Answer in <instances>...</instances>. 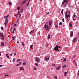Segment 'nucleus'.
<instances>
[{"label":"nucleus","mask_w":79,"mask_h":79,"mask_svg":"<svg viewBox=\"0 0 79 79\" xmlns=\"http://www.w3.org/2000/svg\"><path fill=\"white\" fill-rule=\"evenodd\" d=\"M60 68H61V66H59L58 67H56V70H60Z\"/></svg>","instance_id":"obj_8"},{"label":"nucleus","mask_w":79,"mask_h":79,"mask_svg":"<svg viewBox=\"0 0 79 79\" xmlns=\"http://www.w3.org/2000/svg\"><path fill=\"white\" fill-rule=\"evenodd\" d=\"M12 33H13V34H15V32L14 31H13Z\"/></svg>","instance_id":"obj_64"},{"label":"nucleus","mask_w":79,"mask_h":79,"mask_svg":"<svg viewBox=\"0 0 79 79\" xmlns=\"http://www.w3.org/2000/svg\"><path fill=\"white\" fill-rule=\"evenodd\" d=\"M62 21L63 22H64V19H62Z\"/></svg>","instance_id":"obj_53"},{"label":"nucleus","mask_w":79,"mask_h":79,"mask_svg":"<svg viewBox=\"0 0 79 79\" xmlns=\"http://www.w3.org/2000/svg\"><path fill=\"white\" fill-rule=\"evenodd\" d=\"M64 76L65 77H66V75L67 74V72H64Z\"/></svg>","instance_id":"obj_15"},{"label":"nucleus","mask_w":79,"mask_h":79,"mask_svg":"<svg viewBox=\"0 0 79 79\" xmlns=\"http://www.w3.org/2000/svg\"><path fill=\"white\" fill-rule=\"evenodd\" d=\"M64 3H66V2H63H63H62V5H64Z\"/></svg>","instance_id":"obj_33"},{"label":"nucleus","mask_w":79,"mask_h":79,"mask_svg":"<svg viewBox=\"0 0 79 79\" xmlns=\"http://www.w3.org/2000/svg\"><path fill=\"white\" fill-rule=\"evenodd\" d=\"M8 4L9 5H11V4H12V3L11 2H8Z\"/></svg>","instance_id":"obj_22"},{"label":"nucleus","mask_w":79,"mask_h":79,"mask_svg":"<svg viewBox=\"0 0 79 79\" xmlns=\"http://www.w3.org/2000/svg\"><path fill=\"white\" fill-rule=\"evenodd\" d=\"M7 19H8V18H6V20H5V23L6 22V21H7Z\"/></svg>","instance_id":"obj_40"},{"label":"nucleus","mask_w":79,"mask_h":79,"mask_svg":"<svg viewBox=\"0 0 79 79\" xmlns=\"http://www.w3.org/2000/svg\"><path fill=\"white\" fill-rule=\"evenodd\" d=\"M29 2H28L27 5V6H29Z\"/></svg>","instance_id":"obj_38"},{"label":"nucleus","mask_w":79,"mask_h":79,"mask_svg":"<svg viewBox=\"0 0 79 79\" xmlns=\"http://www.w3.org/2000/svg\"><path fill=\"white\" fill-rule=\"evenodd\" d=\"M13 31H16V28H14L13 29Z\"/></svg>","instance_id":"obj_44"},{"label":"nucleus","mask_w":79,"mask_h":79,"mask_svg":"<svg viewBox=\"0 0 79 79\" xmlns=\"http://www.w3.org/2000/svg\"><path fill=\"white\" fill-rule=\"evenodd\" d=\"M4 44H5L4 42H1V45H2V47H3L4 46Z\"/></svg>","instance_id":"obj_9"},{"label":"nucleus","mask_w":79,"mask_h":79,"mask_svg":"<svg viewBox=\"0 0 79 79\" xmlns=\"http://www.w3.org/2000/svg\"><path fill=\"white\" fill-rule=\"evenodd\" d=\"M64 60H63V61H66V59L63 58L61 60H64Z\"/></svg>","instance_id":"obj_24"},{"label":"nucleus","mask_w":79,"mask_h":79,"mask_svg":"<svg viewBox=\"0 0 79 79\" xmlns=\"http://www.w3.org/2000/svg\"><path fill=\"white\" fill-rule=\"evenodd\" d=\"M4 24H5V26H6H6H7L6 24H7V23H6V22L5 23H4Z\"/></svg>","instance_id":"obj_34"},{"label":"nucleus","mask_w":79,"mask_h":79,"mask_svg":"<svg viewBox=\"0 0 79 79\" xmlns=\"http://www.w3.org/2000/svg\"><path fill=\"white\" fill-rule=\"evenodd\" d=\"M50 34H49L48 35V39H50Z\"/></svg>","instance_id":"obj_23"},{"label":"nucleus","mask_w":79,"mask_h":79,"mask_svg":"<svg viewBox=\"0 0 79 79\" xmlns=\"http://www.w3.org/2000/svg\"><path fill=\"white\" fill-rule=\"evenodd\" d=\"M66 16V17L68 18L69 17L68 15H65Z\"/></svg>","instance_id":"obj_46"},{"label":"nucleus","mask_w":79,"mask_h":79,"mask_svg":"<svg viewBox=\"0 0 79 79\" xmlns=\"http://www.w3.org/2000/svg\"><path fill=\"white\" fill-rule=\"evenodd\" d=\"M21 63H22V62H20V63L19 64H17L16 65V66H19V65H21Z\"/></svg>","instance_id":"obj_12"},{"label":"nucleus","mask_w":79,"mask_h":79,"mask_svg":"<svg viewBox=\"0 0 79 79\" xmlns=\"http://www.w3.org/2000/svg\"><path fill=\"white\" fill-rule=\"evenodd\" d=\"M6 23H8V20H7L6 21Z\"/></svg>","instance_id":"obj_57"},{"label":"nucleus","mask_w":79,"mask_h":79,"mask_svg":"<svg viewBox=\"0 0 79 79\" xmlns=\"http://www.w3.org/2000/svg\"><path fill=\"white\" fill-rule=\"evenodd\" d=\"M15 59H13V62H15Z\"/></svg>","instance_id":"obj_43"},{"label":"nucleus","mask_w":79,"mask_h":79,"mask_svg":"<svg viewBox=\"0 0 79 79\" xmlns=\"http://www.w3.org/2000/svg\"><path fill=\"white\" fill-rule=\"evenodd\" d=\"M73 32L72 31H71L70 36L72 37V36H73Z\"/></svg>","instance_id":"obj_7"},{"label":"nucleus","mask_w":79,"mask_h":79,"mask_svg":"<svg viewBox=\"0 0 79 79\" xmlns=\"http://www.w3.org/2000/svg\"><path fill=\"white\" fill-rule=\"evenodd\" d=\"M14 26H15L16 27V24H15Z\"/></svg>","instance_id":"obj_63"},{"label":"nucleus","mask_w":79,"mask_h":79,"mask_svg":"<svg viewBox=\"0 0 79 79\" xmlns=\"http://www.w3.org/2000/svg\"><path fill=\"white\" fill-rule=\"evenodd\" d=\"M55 27H56V28H58V26L56 25H55Z\"/></svg>","instance_id":"obj_32"},{"label":"nucleus","mask_w":79,"mask_h":79,"mask_svg":"<svg viewBox=\"0 0 79 79\" xmlns=\"http://www.w3.org/2000/svg\"><path fill=\"white\" fill-rule=\"evenodd\" d=\"M33 69L34 70H37V68H35V67H34L33 68Z\"/></svg>","instance_id":"obj_36"},{"label":"nucleus","mask_w":79,"mask_h":79,"mask_svg":"<svg viewBox=\"0 0 79 79\" xmlns=\"http://www.w3.org/2000/svg\"><path fill=\"white\" fill-rule=\"evenodd\" d=\"M22 44L23 46V47H24V45H25L24 43L23 42H22Z\"/></svg>","instance_id":"obj_20"},{"label":"nucleus","mask_w":79,"mask_h":79,"mask_svg":"<svg viewBox=\"0 0 79 79\" xmlns=\"http://www.w3.org/2000/svg\"><path fill=\"white\" fill-rule=\"evenodd\" d=\"M21 13H22L23 12V9H22L21 10V11H20Z\"/></svg>","instance_id":"obj_26"},{"label":"nucleus","mask_w":79,"mask_h":79,"mask_svg":"<svg viewBox=\"0 0 79 79\" xmlns=\"http://www.w3.org/2000/svg\"><path fill=\"white\" fill-rule=\"evenodd\" d=\"M44 29L46 30V31H49V29H50V27L48 26L46 24H45L44 25Z\"/></svg>","instance_id":"obj_1"},{"label":"nucleus","mask_w":79,"mask_h":79,"mask_svg":"<svg viewBox=\"0 0 79 79\" xmlns=\"http://www.w3.org/2000/svg\"><path fill=\"white\" fill-rule=\"evenodd\" d=\"M73 21H75V19H74V18H73Z\"/></svg>","instance_id":"obj_55"},{"label":"nucleus","mask_w":79,"mask_h":79,"mask_svg":"<svg viewBox=\"0 0 79 79\" xmlns=\"http://www.w3.org/2000/svg\"><path fill=\"white\" fill-rule=\"evenodd\" d=\"M27 2V1L25 0L23 1L22 2V4H24L25 3H26Z\"/></svg>","instance_id":"obj_14"},{"label":"nucleus","mask_w":79,"mask_h":79,"mask_svg":"<svg viewBox=\"0 0 79 79\" xmlns=\"http://www.w3.org/2000/svg\"><path fill=\"white\" fill-rule=\"evenodd\" d=\"M77 75H78V76H79V71H78V73Z\"/></svg>","instance_id":"obj_56"},{"label":"nucleus","mask_w":79,"mask_h":79,"mask_svg":"<svg viewBox=\"0 0 79 79\" xmlns=\"http://www.w3.org/2000/svg\"><path fill=\"white\" fill-rule=\"evenodd\" d=\"M3 66V65H0V67H2Z\"/></svg>","instance_id":"obj_60"},{"label":"nucleus","mask_w":79,"mask_h":79,"mask_svg":"<svg viewBox=\"0 0 79 79\" xmlns=\"http://www.w3.org/2000/svg\"><path fill=\"white\" fill-rule=\"evenodd\" d=\"M77 38H74L73 40V42H74V43H76V42H77Z\"/></svg>","instance_id":"obj_4"},{"label":"nucleus","mask_w":79,"mask_h":79,"mask_svg":"<svg viewBox=\"0 0 79 79\" xmlns=\"http://www.w3.org/2000/svg\"><path fill=\"white\" fill-rule=\"evenodd\" d=\"M49 27H51V26H52V24L53 23V21L52 20H49Z\"/></svg>","instance_id":"obj_3"},{"label":"nucleus","mask_w":79,"mask_h":79,"mask_svg":"<svg viewBox=\"0 0 79 79\" xmlns=\"http://www.w3.org/2000/svg\"><path fill=\"white\" fill-rule=\"evenodd\" d=\"M34 32V30H33L32 31H31V32H30L29 34H32L33 33V32Z\"/></svg>","instance_id":"obj_18"},{"label":"nucleus","mask_w":79,"mask_h":79,"mask_svg":"<svg viewBox=\"0 0 79 79\" xmlns=\"http://www.w3.org/2000/svg\"><path fill=\"white\" fill-rule=\"evenodd\" d=\"M14 56H16V52H15L14 53Z\"/></svg>","instance_id":"obj_48"},{"label":"nucleus","mask_w":79,"mask_h":79,"mask_svg":"<svg viewBox=\"0 0 79 79\" xmlns=\"http://www.w3.org/2000/svg\"><path fill=\"white\" fill-rule=\"evenodd\" d=\"M13 52L10 55V56H11L12 55V54H13Z\"/></svg>","instance_id":"obj_59"},{"label":"nucleus","mask_w":79,"mask_h":79,"mask_svg":"<svg viewBox=\"0 0 79 79\" xmlns=\"http://www.w3.org/2000/svg\"><path fill=\"white\" fill-rule=\"evenodd\" d=\"M76 55H74V56H73V58H75V57H76Z\"/></svg>","instance_id":"obj_50"},{"label":"nucleus","mask_w":79,"mask_h":79,"mask_svg":"<svg viewBox=\"0 0 79 79\" xmlns=\"http://www.w3.org/2000/svg\"><path fill=\"white\" fill-rule=\"evenodd\" d=\"M48 14H49V12H48L46 14V15H48Z\"/></svg>","instance_id":"obj_62"},{"label":"nucleus","mask_w":79,"mask_h":79,"mask_svg":"<svg viewBox=\"0 0 79 79\" xmlns=\"http://www.w3.org/2000/svg\"><path fill=\"white\" fill-rule=\"evenodd\" d=\"M1 29H2V30H3V27H1Z\"/></svg>","instance_id":"obj_45"},{"label":"nucleus","mask_w":79,"mask_h":79,"mask_svg":"<svg viewBox=\"0 0 79 79\" xmlns=\"http://www.w3.org/2000/svg\"><path fill=\"white\" fill-rule=\"evenodd\" d=\"M58 48H59V46H58V45H56L55 47L54 48V50L55 51V52H57L58 50L59 51V50L58 49Z\"/></svg>","instance_id":"obj_2"},{"label":"nucleus","mask_w":79,"mask_h":79,"mask_svg":"<svg viewBox=\"0 0 79 79\" xmlns=\"http://www.w3.org/2000/svg\"><path fill=\"white\" fill-rule=\"evenodd\" d=\"M61 14L62 15H63V10H61Z\"/></svg>","instance_id":"obj_35"},{"label":"nucleus","mask_w":79,"mask_h":79,"mask_svg":"<svg viewBox=\"0 0 79 79\" xmlns=\"http://www.w3.org/2000/svg\"><path fill=\"white\" fill-rule=\"evenodd\" d=\"M69 26L70 27H72V23L71 22L69 23Z\"/></svg>","instance_id":"obj_13"},{"label":"nucleus","mask_w":79,"mask_h":79,"mask_svg":"<svg viewBox=\"0 0 79 79\" xmlns=\"http://www.w3.org/2000/svg\"><path fill=\"white\" fill-rule=\"evenodd\" d=\"M73 61L74 63L75 64V65H76V66H77V64L76 63V62H75V61H74V60H73Z\"/></svg>","instance_id":"obj_19"},{"label":"nucleus","mask_w":79,"mask_h":79,"mask_svg":"<svg viewBox=\"0 0 79 79\" xmlns=\"http://www.w3.org/2000/svg\"><path fill=\"white\" fill-rule=\"evenodd\" d=\"M52 66H56V65L55 64H52Z\"/></svg>","instance_id":"obj_54"},{"label":"nucleus","mask_w":79,"mask_h":79,"mask_svg":"<svg viewBox=\"0 0 79 79\" xmlns=\"http://www.w3.org/2000/svg\"><path fill=\"white\" fill-rule=\"evenodd\" d=\"M21 14H20L19 16V19L17 20V23H18V21H19V18H21Z\"/></svg>","instance_id":"obj_21"},{"label":"nucleus","mask_w":79,"mask_h":79,"mask_svg":"<svg viewBox=\"0 0 79 79\" xmlns=\"http://www.w3.org/2000/svg\"><path fill=\"white\" fill-rule=\"evenodd\" d=\"M23 68V67H21L20 68V70H22V69Z\"/></svg>","instance_id":"obj_37"},{"label":"nucleus","mask_w":79,"mask_h":79,"mask_svg":"<svg viewBox=\"0 0 79 79\" xmlns=\"http://www.w3.org/2000/svg\"><path fill=\"white\" fill-rule=\"evenodd\" d=\"M17 10H20V7H18L17 8Z\"/></svg>","instance_id":"obj_31"},{"label":"nucleus","mask_w":79,"mask_h":79,"mask_svg":"<svg viewBox=\"0 0 79 79\" xmlns=\"http://www.w3.org/2000/svg\"><path fill=\"white\" fill-rule=\"evenodd\" d=\"M49 59H50V58L49 57L47 58V57H45L44 59L45 61H48L49 60Z\"/></svg>","instance_id":"obj_6"},{"label":"nucleus","mask_w":79,"mask_h":79,"mask_svg":"<svg viewBox=\"0 0 79 79\" xmlns=\"http://www.w3.org/2000/svg\"><path fill=\"white\" fill-rule=\"evenodd\" d=\"M33 45H31L30 46V48H31V49H33V48H32V47H33Z\"/></svg>","instance_id":"obj_25"},{"label":"nucleus","mask_w":79,"mask_h":79,"mask_svg":"<svg viewBox=\"0 0 79 79\" xmlns=\"http://www.w3.org/2000/svg\"><path fill=\"white\" fill-rule=\"evenodd\" d=\"M68 15V12H65V15Z\"/></svg>","instance_id":"obj_41"},{"label":"nucleus","mask_w":79,"mask_h":79,"mask_svg":"<svg viewBox=\"0 0 79 79\" xmlns=\"http://www.w3.org/2000/svg\"><path fill=\"white\" fill-rule=\"evenodd\" d=\"M66 66V65H63V66H62L63 68H65Z\"/></svg>","instance_id":"obj_27"},{"label":"nucleus","mask_w":79,"mask_h":79,"mask_svg":"<svg viewBox=\"0 0 79 79\" xmlns=\"http://www.w3.org/2000/svg\"><path fill=\"white\" fill-rule=\"evenodd\" d=\"M0 36H1V37H2L4 36L3 35V33H0Z\"/></svg>","instance_id":"obj_11"},{"label":"nucleus","mask_w":79,"mask_h":79,"mask_svg":"<svg viewBox=\"0 0 79 79\" xmlns=\"http://www.w3.org/2000/svg\"><path fill=\"white\" fill-rule=\"evenodd\" d=\"M21 61V60H20V59H18V60H17V61Z\"/></svg>","instance_id":"obj_52"},{"label":"nucleus","mask_w":79,"mask_h":79,"mask_svg":"<svg viewBox=\"0 0 79 79\" xmlns=\"http://www.w3.org/2000/svg\"><path fill=\"white\" fill-rule=\"evenodd\" d=\"M76 15H73V18H74V17H75V16H76Z\"/></svg>","instance_id":"obj_58"},{"label":"nucleus","mask_w":79,"mask_h":79,"mask_svg":"<svg viewBox=\"0 0 79 79\" xmlns=\"http://www.w3.org/2000/svg\"><path fill=\"white\" fill-rule=\"evenodd\" d=\"M9 76V75H5V76Z\"/></svg>","instance_id":"obj_51"},{"label":"nucleus","mask_w":79,"mask_h":79,"mask_svg":"<svg viewBox=\"0 0 79 79\" xmlns=\"http://www.w3.org/2000/svg\"><path fill=\"white\" fill-rule=\"evenodd\" d=\"M35 66H38V65H39V64L37 63H35Z\"/></svg>","instance_id":"obj_29"},{"label":"nucleus","mask_w":79,"mask_h":79,"mask_svg":"<svg viewBox=\"0 0 79 79\" xmlns=\"http://www.w3.org/2000/svg\"><path fill=\"white\" fill-rule=\"evenodd\" d=\"M63 7L64 8V7H66V4H65V5Z\"/></svg>","instance_id":"obj_39"},{"label":"nucleus","mask_w":79,"mask_h":79,"mask_svg":"<svg viewBox=\"0 0 79 79\" xmlns=\"http://www.w3.org/2000/svg\"><path fill=\"white\" fill-rule=\"evenodd\" d=\"M36 61L38 62H39L40 61V60H39V58H36Z\"/></svg>","instance_id":"obj_10"},{"label":"nucleus","mask_w":79,"mask_h":79,"mask_svg":"<svg viewBox=\"0 0 79 79\" xmlns=\"http://www.w3.org/2000/svg\"><path fill=\"white\" fill-rule=\"evenodd\" d=\"M63 2H65V3H68V0H64Z\"/></svg>","instance_id":"obj_17"},{"label":"nucleus","mask_w":79,"mask_h":79,"mask_svg":"<svg viewBox=\"0 0 79 79\" xmlns=\"http://www.w3.org/2000/svg\"><path fill=\"white\" fill-rule=\"evenodd\" d=\"M2 37V40H4L5 39V38H4V36Z\"/></svg>","instance_id":"obj_49"},{"label":"nucleus","mask_w":79,"mask_h":79,"mask_svg":"<svg viewBox=\"0 0 79 79\" xmlns=\"http://www.w3.org/2000/svg\"><path fill=\"white\" fill-rule=\"evenodd\" d=\"M62 24L63 23H62V22H60L59 23V25H60V26H61V25H62Z\"/></svg>","instance_id":"obj_30"},{"label":"nucleus","mask_w":79,"mask_h":79,"mask_svg":"<svg viewBox=\"0 0 79 79\" xmlns=\"http://www.w3.org/2000/svg\"><path fill=\"white\" fill-rule=\"evenodd\" d=\"M23 66H25V65H26V63H23Z\"/></svg>","instance_id":"obj_28"},{"label":"nucleus","mask_w":79,"mask_h":79,"mask_svg":"<svg viewBox=\"0 0 79 79\" xmlns=\"http://www.w3.org/2000/svg\"><path fill=\"white\" fill-rule=\"evenodd\" d=\"M69 14H71V12H70V11H69Z\"/></svg>","instance_id":"obj_61"},{"label":"nucleus","mask_w":79,"mask_h":79,"mask_svg":"<svg viewBox=\"0 0 79 79\" xmlns=\"http://www.w3.org/2000/svg\"><path fill=\"white\" fill-rule=\"evenodd\" d=\"M12 38H13V40H15V37H14L13 36H12Z\"/></svg>","instance_id":"obj_42"},{"label":"nucleus","mask_w":79,"mask_h":79,"mask_svg":"<svg viewBox=\"0 0 79 79\" xmlns=\"http://www.w3.org/2000/svg\"><path fill=\"white\" fill-rule=\"evenodd\" d=\"M6 57H7V58H10V56H9L8 54H6Z\"/></svg>","instance_id":"obj_16"},{"label":"nucleus","mask_w":79,"mask_h":79,"mask_svg":"<svg viewBox=\"0 0 79 79\" xmlns=\"http://www.w3.org/2000/svg\"><path fill=\"white\" fill-rule=\"evenodd\" d=\"M20 13H21V11H18L17 14L16 15V18H18V16L20 14Z\"/></svg>","instance_id":"obj_5"},{"label":"nucleus","mask_w":79,"mask_h":79,"mask_svg":"<svg viewBox=\"0 0 79 79\" xmlns=\"http://www.w3.org/2000/svg\"><path fill=\"white\" fill-rule=\"evenodd\" d=\"M54 78H55L56 79L57 78V76L55 77V76H54Z\"/></svg>","instance_id":"obj_47"}]
</instances>
